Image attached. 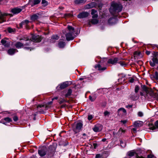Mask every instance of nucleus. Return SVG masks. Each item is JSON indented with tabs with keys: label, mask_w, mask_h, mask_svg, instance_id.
Returning a JSON list of instances; mask_svg holds the SVG:
<instances>
[{
	"label": "nucleus",
	"mask_w": 158,
	"mask_h": 158,
	"mask_svg": "<svg viewBox=\"0 0 158 158\" xmlns=\"http://www.w3.org/2000/svg\"><path fill=\"white\" fill-rule=\"evenodd\" d=\"M67 30H63V32L65 34L66 40L68 41L73 40L75 37L76 35L74 28L71 26L68 25L67 27Z\"/></svg>",
	"instance_id": "obj_1"
},
{
	"label": "nucleus",
	"mask_w": 158,
	"mask_h": 158,
	"mask_svg": "<svg viewBox=\"0 0 158 158\" xmlns=\"http://www.w3.org/2000/svg\"><path fill=\"white\" fill-rule=\"evenodd\" d=\"M122 5L119 2H113L109 10L112 15H115L116 13L121 12L122 9Z\"/></svg>",
	"instance_id": "obj_2"
},
{
	"label": "nucleus",
	"mask_w": 158,
	"mask_h": 158,
	"mask_svg": "<svg viewBox=\"0 0 158 158\" xmlns=\"http://www.w3.org/2000/svg\"><path fill=\"white\" fill-rule=\"evenodd\" d=\"M83 126V124L81 123H77L73 124L72 127V129L75 133L79 132L81 130Z\"/></svg>",
	"instance_id": "obj_3"
},
{
	"label": "nucleus",
	"mask_w": 158,
	"mask_h": 158,
	"mask_svg": "<svg viewBox=\"0 0 158 158\" xmlns=\"http://www.w3.org/2000/svg\"><path fill=\"white\" fill-rule=\"evenodd\" d=\"M17 39L19 41L24 40L26 41H29L30 44L31 42L28 36L27 35H19L17 37Z\"/></svg>",
	"instance_id": "obj_4"
},
{
	"label": "nucleus",
	"mask_w": 158,
	"mask_h": 158,
	"mask_svg": "<svg viewBox=\"0 0 158 158\" xmlns=\"http://www.w3.org/2000/svg\"><path fill=\"white\" fill-rule=\"evenodd\" d=\"M47 149L44 146H43L39 148L38 151V154L41 156H43L46 155Z\"/></svg>",
	"instance_id": "obj_5"
},
{
	"label": "nucleus",
	"mask_w": 158,
	"mask_h": 158,
	"mask_svg": "<svg viewBox=\"0 0 158 158\" xmlns=\"http://www.w3.org/2000/svg\"><path fill=\"white\" fill-rule=\"evenodd\" d=\"M9 15L10 17L13 16V15L11 14H7L6 13H0V20L1 22L0 23H1L3 22H5L6 21V17L7 16Z\"/></svg>",
	"instance_id": "obj_6"
},
{
	"label": "nucleus",
	"mask_w": 158,
	"mask_h": 158,
	"mask_svg": "<svg viewBox=\"0 0 158 158\" xmlns=\"http://www.w3.org/2000/svg\"><path fill=\"white\" fill-rule=\"evenodd\" d=\"M103 128V126L102 125L98 123L95 125L92 129L95 132H99L102 131Z\"/></svg>",
	"instance_id": "obj_7"
},
{
	"label": "nucleus",
	"mask_w": 158,
	"mask_h": 158,
	"mask_svg": "<svg viewBox=\"0 0 158 158\" xmlns=\"http://www.w3.org/2000/svg\"><path fill=\"white\" fill-rule=\"evenodd\" d=\"M52 103V102H50L45 105H40L37 106V108L43 107L44 108V109L48 110L51 107V105Z\"/></svg>",
	"instance_id": "obj_8"
},
{
	"label": "nucleus",
	"mask_w": 158,
	"mask_h": 158,
	"mask_svg": "<svg viewBox=\"0 0 158 158\" xmlns=\"http://www.w3.org/2000/svg\"><path fill=\"white\" fill-rule=\"evenodd\" d=\"M1 43L5 47H8L10 45L11 41L6 38H5L1 40Z\"/></svg>",
	"instance_id": "obj_9"
},
{
	"label": "nucleus",
	"mask_w": 158,
	"mask_h": 158,
	"mask_svg": "<svg viewBox=\"0 0 158 158\" xmlns=\"http://www.w3.org/2000/svg\"><path fill=\"white\" fill-rule=\"evenodd\" d=\"M56 151V148L53 146H50L48 150V155L50 157L53 156Z\"/></svg>",
	"instance_id": "obj_10"
},
{
	"label": "nucleus",
	"mask_w": 158,
	"mask_h": 158,
	"mask_svg": "<svg viewBox=\"0 0 158 158\" xmlns=\"http://www.w3.org/2000/svg\"><path fill=\"white\" fill-rule=\"evenodd\" d=\"M30 44V43H26L23 44L19 41L16 42L15 44V47L18 48H20L23 47L24 46H28Z\"/></svg>",
	"instance_id": "obj_11"
},
{
	"label": "nucleus",
	"mask_w": 158,
	"mask_h": 158,
	"mask_svg": "<svg viewBox=\"0 0 158 158\" xmlns=\"http://www.w3.org/2000/svg\"><path fill=\"white\" fill-rule=\"evenodd\" d=\"M42 38L39 35H34L32 36V41L35 42H39L41 41Z\"/></svg>",
	"instance_id": "obj_12"
},
{
	"label": "nucleus",
	"mask_w": 158,
	"mask_h": 158,
	"mask_svg": "<svg viewBox=\"0 0 158 158\" xmlns=\"http://www.w3.org/2000/svg\"><path fill=\"white\" fill-rule=\"evenodd\" d=\"M89 14L87 12H83L80 13L77 16V17L79 19H82L86 18L89 16Z\"/></svg>",
	"instance_id": "obj_13"
},
{
	"label": "nucleus",
	"mask_w": 158,
	"mask_h": 158,
	"mask_svg": "<svg viewBox=\"0 0 158 158\" xmlns=\"http://www.w3.org/2000/svg\"><path fill=\"white\" fill-rule=\"evenodd\" d=\"M148 93V94H149V96L148 98H152L158 101V94L157 93H154L153 91H150Z\"/></svg>",
	"instance_id": "obj_14"
},
{
	"label": "nucleus",
	"mask_w": 158,
	"mask_h": 158,
	"mask_svg": "<svg viewBox=\"0 0 158 158\" xmlns=\"http://www.w3.org/2000/svg\"><path fill=\"white\" fill-rule=\"evenodd\" d=\"M29 21L27 20H24L21 23H19V25L20 28H22L23 25H25V27L27 29L29 28V27L28 26V24L29 23Z\"/></svg>",
	"instance_id": "obj_15"
},
{
	"label": "nucleus",
	"mask_w": 158,
	"mask_h": 158,
	"mask_svg": "<svg viewBox=\"0 0 158 158\" xmlns=\"http://www.w3.org/2000/svg\"><path fill=\"white\" fill-rule=\"evenodd\" d=\"M118 61V59L117 58H111L109 59L107 61L109 64H116Z\"/></svg>",
	"instance_id": "obj_16"
},
{
	"label": "nucleus",
	"mask_w": 158,
	"mask_h": 158,
	"mask_svg": "<svg viewBox=\"0 0 158 158\" xmlns=\"http://www.w3.org/2000/svg\"><path fill=\"white\" fill-rule=\"evenodd\" d=\"M95 68L99 71L101 72L103 71L106 69V67H102L101 65L99 64H97L95 65L94 67Z\"/></svg>",
	"instance_id": "obj_17"
},
{
	"label": "nucleus",
	"mask_w": 158,
	"mask_h": 158,
	"mask_svg": "<svg viewBox=\"0 0 158 158\" xmlns=\"http://www.w3.org/2000/svg\"><path fill=\"white\" fill-rule=\"evenodd\" d=\"M142 87L143 90L146 91V95L145 96L146 98L149 97V94H148V93H149L150 91H153L152 90H149L148 89V87L145 85H143L142 86Z\"/></svg>",
	"instance_id": "obj_18"
},
{
	"label": "nucleus",
	"mask_w": 158,
	"mask_h": 158,
	"mask_svg": "<svg viewBox=\"0 0 158 158\" xmlns=\"http://www.w3.org/2000/svg\"><path fill=\"white\" fill-rule=\"evenodd\" d=\"M22 10V9L20 8H15L12 9L11 10V12L13 14H16L19 13Z\"/></svg>",
	"instance_id": "obj_19"
},
{
	"label": "nucleus",
	"mask_w": 158,
	"mask_h": 158,
	"mask_svg": "<svg viewBox=\"0 0 158 158\" xmlns=\"http://www.w3.org/2000/svg\"><path fill=\"white\" fill-rule=\"evenodd\" d=\"M91 14L92 15L93 18H97L98 16L97 10L94 9L92 10Z\"/></svg>",
	"instance_id": "obj_20"
},
{
	"label": "nucleus",
	"mask_w": 158,
	"mask_h": 158,
	"mask_svg": "<svg viewBox=\"0 0 158 158\" xmlns=\"http://www.w3.org/2000/svg\"><path fill=\"white\" fill-rule=\"evenodd\" d=\"M149 127L150 129L152 130H154L156 128H158V120L155 122V126L153 125H150Z\"/></svg>",
	"instance_id": "obj_21"
},
{
	"label": "nucleus",
	"mask_w": 158,
	"mask_h": 158,
	"mask_svg": "<svg viewBox=\"0 0 158 158\" xmlns=\"http://www.w3.org/2000/svg\"><path fill=\"white\" fill-rule=\"evenodd\" d=\"M99 20L97 18H93L90 20H89L88 25L90 26V23L94 24H95L98 23V22Z\"/></svg>",
	"instance_id": "obj_22"
},
{
	"label": "nucleus",
	"mask_w": 158,
	"mask_h": 158,
	"mask_svg": "<svg viewBox=\"0 0 158 158\" xmlns=\"http://www.w3.org/2000/svg\"><path fill=\"white\" fill-rule=\"evenodd\" d=\"M40 15V14L39 13H36V14H34L31 16V19L32 21H35L36 20L39 19V16Z\"/></svg>",
	"instance_id": "obj_23"
},
{
	"label": "nucleus",
	"mask_w": 158,
	"mask_h": 158,
	"mask_svg": "<svg viewBox=\"0 0 158 158\" xmlns=\"http://www.w3.org/2000/svg\"><path fill=\"white\" fill-rule=\"evenodd\" d=\"M69 85V83L68 81H67L61 84L60 85V88L61 89H64L67 87Z\"/></svg>",
	"instance_id": "obj_24"
},
{
	"label": "nucleus",
	"mask_w": 158,
	"mask_h": 158,
	"mask_svg": "<svg viewBox=\"0 0 158 158\" xmlns=\"http://www.w3.org/2000/svg\"><path fill=\"white\" fill-rule=\"evenodd\" d=\"M118 114H125L126 113V110L124 108H121L119 109L118 111Z\"/></svg>",
	"instance_id": "obj_25"
},
{
	"label": "nucleus",
	"mask_w": 158,
	"mask_h": 158,
	"mask_svg": "<svg viewBox=\"0 0 158 158\" xmlns=\"http://www.w3.org/2000/svg\"><path fill=\"white\" fill-rule=\"evenodd\" d=\"M142 122L139 121H135L134 123V126L135 127H139L142 126Z\"/></svg>",
	"instance_id": "obj_26"
},
{
	"label": "nucleus",
	"mask_w": 158,
	"mask_h": 158,
	"mask_svg": "<svg viewBox=\"0 0 158 158\" xmlns=\"http://www.w3.org/2000/svg\"><path fill=\"white\" fill-rule=\"evenodd\" d=\"M59 37L57 35H53L50 40L51 42L52 43L54 42L56 40H58Z\"/></svg>",
	"instance_id": "obj_27"
},
{
	"label": "nucleus",
	"mask_w": 158,
	"mask_h": 158,
	"mask_svg": "<svg viewBox=\"0 0 158 158\" xmlns=\"http://www.w3.org/2000/svg\"><path fill=\"white\" fill-rule=\"evenodd\" d=\"M16 51H17L16 49L10 48L8 50L7 52L9 55H13L15 53Z\"/></svg>",
	"instance_id": "obj_28"
},
{
	"label": "nucleus",
	"mask_w": 158,
	"mask_h": 158,
	"mask_svg": "<svg viewBox=\"0 0 158 158\" xmlns=\"http://www.w3.org/2000/svg\"><path fill=\"white\" fill-rule=\"evenodd\" d=\"M96 5V4L94 2H92L87 5L86 6L87 8H92L95 7Z\"/></svg>",
	"instance_id": "obj_29"
},
{
	"label": "nucleus",
	"mask_w": 158,
	"mask_h": 158,
	"mask_svg": "<svg viewBox=\"0 0 158 158\" xmlns=\"http://www.w3.org/2000/svg\"><path fill=\"white\" fill-rule=\"evenodd\" d=\"M65 43L64 41H60L59 42L58 44V46L60 48H63L65 46Z\"/></svg>",
	"instance_id": "obj_30"
},
{
	"label": "nucleus",
	"mask_w": 158,
	"mask_h": 158,
	"mask_svg": "<svg viewBox=\"0 0 158 158\" xmlns=\"http://www.w3.org/2000/svg\"><path fill=\"white\" fill-rule=\"evenodd\" d=\"M72 93V90L70 89H69L67 94H65V96L66 97H68L71 95Z\"/></svg>",
	"instance_id": "obj_31"
},
{
	"label": "nucleus",
	"mask_w": 158,
	"mask_h": 158,
	"mask_svg": "<svg viewBox=\"0 0 158 158\" xmlns=\"http://www.w3.org/2000/svg\"><path fill=\"white\" fill-rule=\"evenodd\" d=\"M67 101L64 98H60L58 100V102L60 104H61L64 102H66Z\"/></svg>",
	"instance_id": "obj_32"
},
{
	"label": "nucleus",
	"mask_w": 158,
	"mask_h": 158,
	"mask_svg": "<svg viewBox=\"0 0 158 158\" xmlns=\"http://www.w3.org/2000/svg\"><path fill=\"white\" fill-rule=\"evenodd\" d=\"M40 1L41 0H34V3L31 5V6H33L35 5L38 4L40 2Z\"/></svg>",
	"instance_id": "obj_33"
},
{
	"label": "nucleus",
	"mask_w": 158,
	"mask_h": 158,
	"mask_svg": "<svg viewBox=\"0 0 158 158\" xmlns=\"http://www.w3.org/2000/svg\"><path fill=\"white\" fill-rule=\"evenodd\" d=\"M136 153L134 151H131L128 152V156H133Z\"/></svg>",
	"instance_id": "obj_34"
},
{
	"label": "nucleus",
	"mask_w": 158,
	"mask_h": 158,
	"mask_svg": "<svg viewBox=\"0 0 158 158\" xmlns=\"http://www.w3.org/2000/svg\"><path fill=\"white\" fill-rule=\"evenodd\" d=\"M4 120L7 122H10L12 121V119L9 117L5 118Z\"/></svg>",
	"instance_id": "obj_35"
},
{
	"label": "nucleus",
	"mask_w": 158,
	"mask_h": 158,
	"mask_svg": "<svg viewBox=\"0 0 158 158\" xmlns=\"http://www.w3.org/2000/svg\"><path fill=\"white\" fill-rule=\"evenodd\" d=\"M83 2V0H75L74 2L76 4H79L82 3Z\"/></svg>",
	"instance_id": "obj_36"
},
{
	"label": "nucleus",
	"mask_w": 158,
	"mask_h": 158,
	"mask_svg": "<svg viewBox=\"0 0 158 158\" xmlns=\"http://www.w3.org/2000/svg\"><path fill=\"white\" fill-rule=\"evenodd\" d=\"M120 145L121 146L123 147V148H124L126 147V143L125 142H123V141H120Z\"/></svg>",
	"instance_id": "obj_37"
},
{
	"label": "nucleus",
	"mask_w": 158,
	"mask_h": 158,
	"mask_svg": "<svg viewBox=\"0 0 158 158\" xmlns=\"http://www.w3.org/2000/svg\"><path fill=\"white\" fill-rule=\"evenodd\" d=\"M153 58H157L158 56V52H154L153 54Z\"/></svg>",
	"instance_id": "obj_38"
},
{
	"label": "nucleus",
	"mask_w": 158,
	"mask_h": 158,
	"mask_svg": "<svg viewBox=\"0 0 158 158\" xmlns=\"http://www.w3.org/2000/svg\"><path fill=\"white\" fill-rule=\"evenodd\" d=\"M139 88L138 85H136L135 86V92L137 93L138 92V91L139 90Z\"/></svg>",
	"instance_id": "obj_39"
},
{
	"label": "nucleus",
	"mask_w": 158,
	"mask_h": 158,
	"mask_svg": "<svg viewBox=\"0 0 158 158\" xmlns=\"http://www.w3.org/2000/svg\"><path fill=\"white\" fill-rule=\"evenodd\" d=\"M154 77L156 80H158V73L156 71L155 72Z\"/></svg>",
	"instance_id": "obj_40"
},
{
	"label": "nucleus",
	"mask_w": 158,
	"mask_h": 158,
	"mask_svg": "<svg viewBox=\"0 0 158 158\" xmlns=\"http://www.w3.org/2000/svg\"><path fill=\"white\" fill-rule=\"evenodd\" d=\"M42 3L44 6H46L48 5V2L46 0H42Z\"/></svg>",
	"instance_id": "obj_41"
},
{
	"label": "nucleus",
	"mask_w": 158,
	"mask_h": 158,
	"mask_svg": "<svg viewBox=\"0 0 158 158\" xmlns=\"http://www.w3.org/2000/svg\"><path fill=\"white\" fill-rule=\"evenodd\" d=\"M118 63H119L122 66H123L124 65H126V64L125 62L123 61H118Z\"/></svg>",
	"instance_id": "obj_42"
},
{
	"label": "nucleus",
	"mask_w": 158,
	"mask_h": 158,
	"mask_svg": "<svg viewBox=\"0 0 158 158\" xmlns=\"http://www.w3.org/2000/svg\"><path fill=\"white\" fill-rule=\"evenodd\" d=\"M73 15L70 14H67L64 15V17L67 18L69 17H71L73 16Z\"/></svg>",
	"instance_id": "obj_43"
},
{
	"label": "nucleus",
	"mask_w": 158,
	"mask_h": 158,
	"mask_svg": "<svg viewBox=\"0 0 158 158\" xmlns=\"http://www.w3.org/2000/svg\"><path fill=\"white\" fill-rule=\"evenodd\" d=\"M152 61L156 64L158 63V60L157 58H152Z\"/></svg>",
	"instance_id": "obj_44"
},
{
	"label": "nucleus",
	"mask_w": 158,
	"mask_h": 158,
	"mask_svg": "<svg viewBox=\"0 0 158 158\" xmlns=\"http://www.w3.org/2000/svg\"><path fill=\"white\" fill-rule=\"evenodd\" d=\"M140 54V52H139L135 51L134 52V55L135 57H136L137 56H139Z\"/></svg>",
	"instance_id": "obj_45"
},
{
	"label": "nucleus",
	"mask_w": 158,
	"mask_h": 158,
	"mask_svg": "<svg viewBox=\"0 0 158 158\" xmlns=\"http://www.w3.org/2000/svg\"><path fill=\"white\" fill-rule=\"evenodd\" d=\"M149 63H150V64L151 66L152 67L154 66L155 65V64H156L155 62H154L153 61H150Z\"/></svg>",
	"instance_id": "obj_46"
},
{
	"label": "nucleus",
	"mask_w": 158,
	"mask_h": 158,
	"mask_svg": "<svg viewBox=\"0 0 158 158\" xmlns=\"http://www.w3.org/2000/svg\"><path fill=\"white\" fill-rule=\"evenodd\" d=\"M13 119L14 121L16 122L18 120V118L17 116L15 115L13 117Z\"/></svg>",
	"instance_id": "obj_47"
},
{
	"label": "nucleus",
	"mask_w": 158,
	"mask_h": 158,
	"mask_svg": "<svg viewBox=\"0 0 158 158\" xmlns=\"http://www.w3.org/2000/svg\"><path fill=\"white\" fill-rule=\"evenodd\" d=\"M7 30L9 33H12L14 31L13 29L10 27H8L7 29Z\"/></svg>",
	"instance_id": "obj_48"
},
{
	"label": "nucleus",
	"mask_w": 158,
	"mask_h": 158,
	"mask_svg": "<svg viewBox=\"0 0 158 158\" xmlns=\"http://www.w3.org/2000/svg\"><path fill=\"white\" fill-rule=\"evenodd\" d=\"M93 117L92 115H89L88 116V119L89 120H90L93 119Z\"/></svg>",
	"instance_id": "obj_49"
},
{
	"label": "nucleus",
	"mask_w": 158,
	"mask_h": 158,
	"mask_svg": "<svg viewBox=\"0 0 158 158\" xmlns=\"http://www.w3.org/2000/svg\"><path fill=\"white\" fill-rule=\"evenodd\" d=\"M118 132L119 133H124L125 131L123 130L122 128H120L118 130Z\"/></svg>",
	"instance_id": "obj_50"
},
{
	"label": "nucleus",
	"mask_w": 158,
	"mask_h": 158,
	"mask_svg": "<svg viewBox=\"0 0 158 158\" xmlns=\"http://www.w3.org/2000/svg\"><path fill=\"white\" fill-rule=\"evenodd\" d=\"M138 115L139 117H142L143 116V113L141 112H139L138 113Z\"/></svg>",
	"instance_id": "obj_51"
},
{
	"label": "nucleus",
	"mask_w": 158,
	"mask_h": 158,
	"mask_svg": "<svg viewBox=\"0 0 158 158\" xmlns=\"http://www.w3.org/2000/svg\"><path fill=\"white\" fill-rule=\"evenodd\" d=\"M110 113L107 111H106L104 112V115L105 116L108 115Z\"/></svg>",
	"instance_id": "obj_52"
},
{
	"label": "nucleus",
	"mask_w": 158,
	"mask_h": 158,
	"mask_svg": "<svg viewBox=\"0 0 158 158\" xmlns=\"http://www.w3.org/2000/svg\"><path fill=\"white\" fill-rule=\"evenodd\" d=\"M129 81L130 82L133 83L134 82V79L133 78H131L129 79Z\"/></svg>",
	"instance_id": "obj_53"
},
{
	"label": "nucleus",
	"mask_w": 158,
	"mask_h": 158,
	"mask_svg": "<svg viewBox=\"0 0 158 158\" xmlns=\"http://www.w3.org/2000/svg\"><path fill=\"white\" fill-rule=\"evenodd\" d=\"M153 156L152 154H149L148 155L147 157L148 158H152Z\"/></svg>",
	"instance_id": "obj_54"
},
{
	"label": "nucleus",
	"mask_w": 158,
	"mask_h": 158,
	"mask_svg": "<svg viewBox=\"0 0 158 158\" xmlns=\"http://www.w3.org/2000/svg\"><path fill=\"white\" fill-rule=\"evenodd\" d=\"M89 99L90 100H91V101L93 102L94 101V99L91 96H89Z\"/></svg>",
	"instance_id": "obj_55"
},
{
	"label": "nucleus",
	"mask_w": 158,
	"mask_h": 158,
	"mask_svg": "<svg viewBox=\"0 0 158 158\" xmlns=\"http://www.w3.org/2000/svg\"><path fill=\"white\" fill-rule=\"evenodd\" d=\"M93 146L94 147V148H96V147L97 146V144L96 143H94L93 144Z\"/></svg>",
	"instance_id": "obj_56"
},
{
	"label": "nucleus",
	"mask_w": 158,
	"mask_h": 158,
	"mask_svg": "<svg viewBox=\"0 0 158 158\" xmlns=\"http://www.w3.org/2000/svg\"><path fill=\"white\" fill-rule=\"evenodd\" d=\"M121 123H123V124H124L126 123V122H127V121L126 120H122L121 121Z\"/></svg>",
	"instance_id": "obj_57"
},
{
	"label": "nucleus",
	"mask_w": 158,
	"mask_h": 158,
	"mask_svg": "<svg viewBox=\"0 0 158 158\" xmlns=\"http://www.w3.org/2000/svg\"><path fill=\"white\" fill-rule=\"evenodd\" d=\"M146 53L147 55H148L150 54V52L149 51H146Z\"/></svg>",
	"instance_id": "obj_58"
},
{
	"label": "nucleus",
	"mask_w": 158,
	"mask_h": 158,
	"mask_svg": "<svg viewBox=\"0 0 158 158\" xmlns=\"http://www.w3.org/2000/svg\"><path fill=\"white\" fill-rule=\"evenodd\" d=\"M58 98V97H55L52 98V101H53L55 99L57 100Z\"/></svg>",
	"instance_id": "obj_59"
},
{
	"label": "nucleus",
	"mask_w": 158,
	"mask_h": 158,
	"mask_svg": "<svg viewBox=\"0 0 158 158\" xmlns=\"http://www.w3.org/2000/svg\"><path fill=\"white\" fill-rule=\"evenodd\" d=\"M106 138H104L102 139V141L103 142H105L106 140Z\"/></svg>",
	"instance_id": "obj_60"
},
{
	"label": "nucleus",
	"mask_w": 158,
	"mask_h": 158,
	"mask_svg": "<svg viewBox=\"0 0 158 158\" xmlns=\"http://www.w3.org/2000/svg\"><path fill=\"white\" fill-rule=\"evenodd\" d=\"M143 156H138V154L137 155H136V158H141V157H143Z\"/></svg>",
	"instance_id": "obj_61"
},
{
	"label": "nucleus",
	"mask_w": 158,
	"mask_h": 158,
	"mask_svg": "<svg viewBox=\"0 0 158 158\" xmlns=\"http://www.w3.org/2000/svg\"><path fill=\"white\" fill-rule=\"evenodd\" d=\"M24 48L27 50H29L30 48L29 47H25Z\"/></svg>",
	"instance_id": "obj_62"
},
{
	"label": "nucleus",
	"mask_w": 158,
	"mask_h": 158,
	"mask_svg": "<svg viewBox=\"0 0 158 158\" xmlns=\"http://www.w3.org/2000/svg\"><path fill=\"white\" fill-rule=\"evenodd\" d=\"M132 131L134 132H135L136 131V129L135 128H132Z\"/></svg>",
	"instance_id": "obj_63"
},
{
	"label": "nucleus",
	"mask_w": 158,
	"mask_h": 158,
	"mask_svg": "<svg viewBox=\"0 0 158 158\" xmlns=\"http://www.w3.org/2000/svg\"><path fill=\"white\" fill-rule=\"evenodd\" d=\"M30 158H36L35 156H32L31 157H30Z\"/></svg>",
	"instance_id": "obj_64"
}]
</instances>
